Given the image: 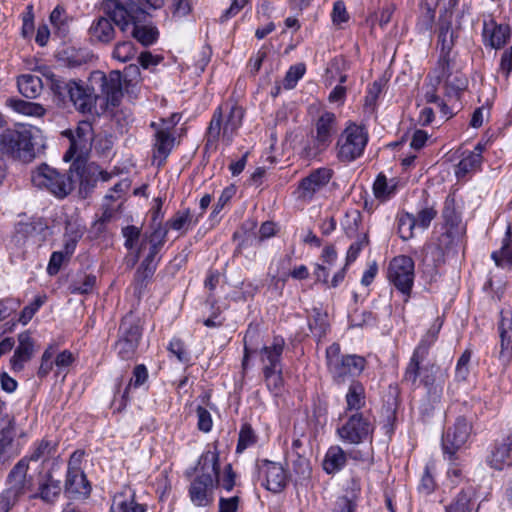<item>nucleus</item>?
Masks as SVG:
<instances>
[{
  "label": "nucleus",
  "mask_w": 512,
  "mask_h": 512,
  "mask_svg": "<svg viewBox=\"0 0 512 512\" xmlns=\"http://www.w3.org/2000/svg\"><path fill=\"white\" fill-rule=\"evenodd\" d=\"M55 450V445L52 444L51 441L47 439H42L38 443L35 444L34 449L29 455L22 457L21 459H26V464L29 466L31 461L37 462L43 458L50 456Z\"/></svg>",
  "instance_id": "obj_46"
},
{
  "label": "nucleus",
  "mask_w": 512,
  "mask_h": 512,
  "mask_svg": "<svg viewBox=\"0 0 512 512\" xmlns=\"http://www.w3.org/2000/svg\"><path fill=\"white\" fill-rule=\"evenodd\" d=\"M167 228L158 225L149 235L145 234L141 240L140 246L133 259V265L139 260V256L142 250L149 245L148 254L142 260L140 266L135 272V280L141 285L147 280L152 278L154 275L160 257L158 254L166 242Z\"/></svg>",
  "instance_id": "obj_5"
},
{
  "label": "nucleus",
  "mask_w": 512,
  "mask_h": 512,
  "mask_svg": "<svg viewBox=\"0 0 512 512\" xmlns=\"http://www.w3.org/2000/svg\"><path fill=\"white\" fill-rule=\"evenodd\" d=\"M54 355H55V348L51 345L49 346L41 357V364L37 372V376L39 378H45L53 369L55 366L54 364Z\"/></svg>",
  "instance_id": "obj_56"
},
{
  "label": "nucleus",
  "mask_w": 512,
  "mask_h": 512,
  "mask_svg": "<svg viewBox=\"0 0 512 512\" xmlns=\"http://www.w3.org/2000/svg\"><path fill=\"white\" fill-rule=\"evenodd\" d=\"M141 337L140 319L132 312L126 314L119 325L118 339L114 345L117 355L122 360H132L136 355Z\"/></svg>",
  "instance_id": "obj_10"
},
{
  "label": "nucleus",
  "mask_w": 512,
  "mask_h": 512,
  "mask_svg": "<svg viewBox=\"0 0 512 512\" xmlns=\"http://www.w3.org/2000/svg\"><path fill=\"white\" fill-rule=\"evenodd\" d=\"M256 467L261 486L273 493H279L286 487L288 475L280 463L265 459L258 461Z\"/></svg>",
  "instance_id": "obj_13"
},
{
  "label": "nucleus",
  "mask_w": 512,
  "mask_h": 512,
  "mask_svg": "<svg viewBox=\"0 0 512 512\" xmlns=\"http://www.w3.org/2000/svg\"><path fill=\"white\" fill-rule=\"evenodd\" d=\"M263 374L265 381L270 390L278 391L282 384V370H270L269 368H263Z\"/></svg>",
  "instance_id": "obj_63"
},
{
  "label": "nucleus",
  "mask_w": 512,
  "mask_h": 512,
  "mask_svg": "<svg viewBox=\"0 0 512 512\" xmlns=\"http://www.w3.org/2000/svg\"><path fill=\"white\" fill-rule=\"evenodd\" d=\"M70 170L60 172L47 164H41L31 174V181L35 187L45 189L58 199H64L74 189V180Z\"/></svg>",
  "instance_id": "obj_8"
},
{
  "label": "nucleus",
  "mask_w": 512,
  "mask_h": 512,
  "mask_svg": "<svg viewBox=\"0 0 512 512\" xmlns=\"http://www.w3.org/2000/svg\"><path fill=\"white\" fill-rule=\"evenodd\" d=\"M498 332L500 337L498 358L504 366H508L512 361V312L510 310H501Z\"/></svg>",
  "instance_id": "obj_18"
},
{
  "label": "nucleus",
  "mask_w": 512,
  "mask_h": 512,
  "mask_svg": "<svg viewBox=\"0 0 512 512\" xmlns=\"http://www.w3.org/2000/svg\"><path fill=\"white\" fill-rule=\"evenodd\" d=\"M17 86L24 97L33 99L40 95L43 83L41 78L36 75L24 74L18 77Z\"/></svg>",
  "instance_id": "obj_38"
},
{
  "label": "nucleus",
  "mask_w": 512,
  "mask_h": 512,
  "mask_svg": "<svg viewBox=\"0 0 512 512\" xmlns=\"http://www.w3.org/2000/svg\"><path fill=\"white\" fill-rule=\"evenodd\" d=\"M134 44L131 41L118 42L113 50L112 56L120 62H128L135 56Z\"/></svg>",
  "instance_id": "obj_52"
},
{
  "label": "nucleus",
  "mask_w": 512,
  "mask_h": 512,
  "mask_svg": "<svg viewBox=\"0 0 512 512\" xmlns=\"http://www.w3.org/2000/svg\"><path fill=\"white\" fill-rule=\"evenodd\" d=\"M215 481L209 475L197 476L190 485L189 495L192 503L204 507L212 502V491Z\"/></svg>",
  "instance_id": "obj_20"
},
{
  "label": "nucleus",
  "mask_w": 512,
  "mask_h": 512,
  "mask_svg": "<svg viewBox=\"0 0 512 512\" xmlns=\"http://www.w3.org/2000/svg\"><path fill=\"white\" fill-rule=\"evenodd\" d=\"M483 36L488 40L492 48H501L509 38V28L504 25H497L494 21L484 22Z\"/></svg>",
  "instance_id": "obj_32"
},
{
  "label": "nucleus",
  "mask_w": 512,
  "mask_h": 512,
  "mask_svg": "<svg viewBox=\"0 0 512 512\" xmlns=\"http://www.w3.org/2000/svg\"><path fill=\"white\" fill-rule=\"evenodd\" d=\"M92 134L93 128L88 121L79 122L74 132L66 131L65 135L70 138V147L63 156L64 161L69 162L86 153L91 145Z\"/></svg>",
  "instance_id": "obj_16"
},
{
  "label": "nucleus",
  "mask_w": 512,
  "mask_h": 512,
  "mask_svg": "<svg viewBox=\"0 0 512 512\" xmlns=\"http://www.w3.org/2000/svg\"><path fill=\"white\" fill-rule=\"evenodd\" d=\"M472 431V424L465 417H458L455 423L448 427L442 436V448L451 459L456 452L468 441Z\"/></svg>",
  "instance_id": "obj_14"
},
{
  "label": "nucleus",
  "mask_w": 512,
  "mask_h": 512,
  "mask_svg": "<svg viewBox=\"0 0 512 512\" xmlns=\"http://www.w3.org/2000/svg\"><path fill=\"white\" fill-rule=\"evenodd\" d=\"M442 326L443 319L437 317L427 332L422 336L405 369L403 381L416 385L421 372H435L438 370L434 364L426 362V360L429 349L438 339Z\"/></svg>",
  "instance_id": "obj_3"
},
{
  "label": "nucleus",
  "mask_w": 512,
  "mask_h": 512,
  "mask_svg": "<svg viewBox=\"0 0 512 512\" xmlns=\"http://www.w3.org/2000/svg\"><path fill=\"white\" fill-rule=\"evenodd\" d=\"M442 217L444 219L443 228L460 230L459 225L461 223V217L455 209V201L453 198H446Z\"/></svg>",
  "instance_id": "obj_44"
},
{
  "label": "nucleus",
  "mask_w": 512,
  "mask_h": 512,
  "mask_svg": "<svg viewBox=\"0 0 512 512\" xmlns=\"http://www.w3.org/2000/svg\"><path fill=\"white\" fill-rule=\"evenodd\" d=\"M22 18V29L21 35L23 38H28L34 31V12L33 5H28L25 11L21 15Z\"/></svg>",
  "instance_id": "obj_61"
},
{
  "label": "nucleus",
  "mask_w": 512,
  "mask_h": 512,
  "mask_svg": "<svg viewBox=\"0 0 512 512\" xmlns=\"http://www.w3.org/2000/svg\"><path fill=\"white\" fill-rule=\"evenodd\" d=\"M193 216L189 209H184L176 212L171 219L168 220L166 226L176 230L185 232L188 230L190 224L192 223Z\"/></svg>",
  "instance_id": "obj_48"
},
{
  "label": "nucleus",
  "mask_w": 512,
  "mask_h": 512,
  "mask_svg": "<svg viewBox=\"0 0 512 512\" xmlns=\"http://www.w3.org/2000/svg\"><path fill=\"white\" fill-rule=\"evenodd\" d=\"M41 73L59 102L66 103L69 100L82 113H91L95 107L96 95L93 92L95 85L100 88L107 104L113 107L118 106L123 97L120 71H111L108 75L102 71L92 72L90 76L92 89L84 87L81 81L66 79L48 67L41 68Z\"/></svg>",
  "instance_id": "obj_1"
},
{
  "label": "nucleus",
  "mask_w": 512,
  "mask_h": 512,
  "mask_svg": "<svg viewBox=\"0 0 512 512\" xmlns=\"http://www.w3.org/2000/svg\"><path fill=\"white\" fill-rule=\"evenodd\" d=\"M147 378H148V371H147V368L145 367V365H143V364L136 365L133 370V377L131 378L128 386L126 387V389L123 393V398L124 399L128 398V393H129V390L131 387H134V388L140 387L141 385H143L146 382Z\"/></svg>",
  "instance_id": "obj_55"
},
{
  "label": "nucleus",
  "mask_w": 512,
  "mask_h": 512,
  "mask_svg": "<svg viewBox=\"0 0 512 512\" xmlns=\"http://www.w3.org/2000/svg\"><path fill=\"white\" fill-rule=\"evenodd\" d=\"M326 364L333 380L342 384L348 376H359L365 369L366 360L355 354H341L340 345L333 343L326 349Z\"/></svg>",
  "instance_id": "obj_6"
},
{
  "label": "nucleus",
  "mask_w": 512,
  "mask_h": 512,
  "mask_svg": "<svg viewBox=\"0 0 512 512\" xmlns=\"http://www.w3.org/2000/svg\"><path fill=\"white\" fill-rule=\"evenodd\" d=\"M487 462L491 468L502 470L505 466L512 464V438L506 436L496 441Z\"/></svg>",
  "instance_id": "obj_22"
},
{
  "label": "nucleus",
  "mask_w": 512,
  "mask_h": 512,
  "mask_svg": "<svg viewBox=\"0 0 512 512\" xmlns=\"http://www.w3.org/2000/svg\"><path fill=\"white\" fill-rule=\"evenodd\" d=\"M168 351L182 363H187L190 361L189 352L187 351L184 342L180 338H173L170 341L168 345Z\"/></svg>",
  "instance_id": "obj_58"
},
{
  "label": "nucleus",
  "mask_w": 512,
  "mask_h": 512,
  "mask_svg": "<svg viewBox=\"0 0 512 512\" xmlns=\"http://www.w3.org/2000/svg\"><path fill=\"white\" fill-rule=\"evenodd\" d=\"M102 10L104 16L94 19L88 29L91 39L102 44H109L115 39L114 26L127 33L129 23L139 21L143 17L138 0H105L102 3Z\"/></svg>",
  "instance_id": "obj_2"
},
{
  "label": "nucleus",
  "mask_w": 512,
  "mask_h": 512,
  "mask_svg": "<svg viewBox=\"0 0 512 512\" xmlns=\"http://www.w3.org/2000/svg\"><path fill=\"white\" fill-rule=\"evenodd\" d=\"M471 506V495L461 490L452 502L445 507V512H470Z\"/></svg>",
  "instance_id": "obj_50"
},
{
  "label": "nucleus",
  "mask_w": 512,
  "mask_h": 512,
  "mask_svg": "<svg viewBox=\"0 0 512 512\" xmlns=\"http://www.w3.org/2000/svg\"><path fill=\"white\" fill-rule=\"evenodd\" d=\"M146 506L135 502V495L129 488H124L112 500L110 512H145Z\"/></svg>",
  "instance_id": "obj_30"
},
{
  "label": "nucleus",
  "mask_w": 512,
  "mask_h": 512,
  "mask_svg": "<svg viewBox=\"0 0 512 512\" xmlns=\"http://www.w3.org/2000/svg\"><path fill=\"white\" fill-rule=\"evenodd\" d=\"M10 106L16 112L27 116L42 117L46 113V109L41 104L21 99H11Z\"/></svg>",
  "instance_id": "obj_43"
},
{
  "label": "nucleus",
  "mask_w": 512,
  "mask_h": 512,
  "mask_svg": "<svg viewBox=\"0 0 512 512\" xmlns=\"http://www.w3.org/2000/svg\"><path fill=\"white\" fill-rule=\"evenodd\" d=\"M433 75H434L433 79H434L435 84H440L442 81H444L446 83V85H452L457 90H461L464 88L463 81L456 79L457 84H453L450 81L451 63H450L449 54H440L437 66L433 71Z\"/></svg>",
  "instance_id": "obj_35"
},
{
  "label": "nucleus",
  "mask_w": 512,
  "mask_h": 512,
  "mask_svg": "<svg viewBox=\"0 0 512 512\" xmlns=\"http://www.w3.org/2000/svg\"><path fill=\"white\" fill-rule=\"evenodd\" d=\"M61 491L60 480L55 479L51 473H47L39 480L37 492L30 498L41 499L47 504H53L59 498Z\"/></svg>",
  "instance_id": "obj_26"
},
{
  "label": "nucleus",
  "mask_w": 512,
  "mask_h": 512,
  "mask_svg": "<svg viewBox=\"0 0 512 512\" xmlns=\"http://www.w3.org/2000/svg\"><path fill=\"white\" fill-rule=\"evenodd\" d=\"M348 454L338 445L331 446L324 457L322 466L327 474H335L346 465Z\"/></svg>",
  "instance_id": "obj_31"
},
{
  "label": "nucleus",
  "mask_w": 512,
  "mask_h": 512,
  "mask_svg": "<svg viewBox=\"0 0 512 512\" xmlns=\"http://www.w3.org/2000/svg\"><path fill=\"white\" fill-rule=\"evenodd\" d=\"M29 466L26 464V459H20L8 473L6 478V489L2 492L6 498L14 502L26 493L31 487V479L27 477Z\"/></svg>",
  "instance_id": "obj_15"
},
{
  "label": "nucleus",
  "mask_w": 512,
  "mask_h": 512,
  "mask_svg": "<svg viewBox=\"0 0 512 512\" xmlns=\"http://www.w3.org/2000/svg\"><path fill=\"white\" fill-rule=\"evenodd\" d=\"M414 261L406 255L394 257L388 265L387 278L394 287L409 295L414 283Z\"/></svg>",
  "instance_id": "obj_12"
},
{
  "label": "nucleus",
  "mask_w": 512,
  "mask_h": 512,
  "mask_svg": "<svg viewBox=\"0 0 512 512\" xmlns=\"http://www.w3.org/2000/svg\"><path fill=\"white\" fill-rule=\"evenodd\" d=\"M421 383L427 388V396L433 404H439L442 398V386L435 384L434 372H421Z\"/></svg>",
  "instance_id": "obj_42"
},
{
  "label": "nucleus",
  "mask_w": 512,
  "mask_h": 512,
  "mask_svg": "<svg viewBox=\"0 0 512 512\" xmlns=\"http://www.w3.org/2000/svg\"><path fill=\"white\" fill-rule=\"evenodd\" d=\"M451 18V15L449 16ZM455 33L451 27L450 19H440L438 42L441 45V54H449L454 46Z\"/></svg>",
  "instance_id": "obj_41"
},
{
  "label": "nucleus",
  "mask_w": 512,
  "mask_h": 512,
  "mask_svg": "<svg viewBox=\"0 0 512 512\" xmlns=\"http://www.w3.org/2000/svg\"><path fill=\"white\" fill-rule=\"evenodd\" d=\"M368 132L362 125L354 122L348 123L339 135L335 152L337 159L342 163H350L360 158L368 143Z\"/></svg>",
  "instance_id": "obj_7"
},
{
  "label": "nucleus",
  "mask_w": 512,
  "mask_h": 512,
  "mask_svg": "<svg viewBox=\"0 0 512 512\" xmlns=\"http://www.w3.org/2000/svg\"><path fill=\"white\" fill-rule=\"evenodd\" d=\"M436 215L437 211L434 207H424L417 213V215H414L415 224L418 228L426 230Z\"/></svg>",
  "instance_id": "obj_59"
},
{
  "label": "nucleus",
  "mask_w": 512,
  "mask_h": 512,
  "mask_svg": "<svg viewBox=\"0 0 512 512\" xmlns=\"http://www.w3.org/2000/svg\"><path fill=\"white\" fill-rule=\"evenodd\" d=\"M304 73H305V65L304 64L300 63V64L291 66L289 68V70L287 71L284 81H283L284 88L285 89L294 88L296 86L297 82L299 81V79L302 78Z\"/></svg>",
  "instance_id": "obj_57"
},
{
  "label": "nucleus",
  "mask_w": 512,
  "mask_h": 512,
  "mask_svg": "<svg viewBox=\"0 0 512 512\" xmlns=\"http://www.w3.org/2000/svg\"><path fill=\"white\" fill-rule=\"evenodd\" d=\"M333 170L326 167L314 169L298 184V197L303 200H311L314 195L323 189L331 180Z\"/></svg>",
  "instance_id": "obj_17"
},
{
  "label": "nucleus",
  "mask_w": 512,
  "mask_h": 512,
  "mask_svg": "<svg viewBox=\"0 0 512 512\" xmlns=\"http://www.w3.org/2000/svg\"><path fill=\"white\" fill-rule=\"evenodd\" d=\"M482 159L479 153H468L457 165L456 175L461 177L467 173L478 169L481 165Z\"/></svg>",
  "instance_id": "obj_51"
},
{
  "label": "nucleus",
  "mask_w": 512,
  "mask_h": 512,
  "mask_svg": "<svg viewBox=\"0 0 512 512\" xmlns=\"http://www.w3.org/2000/svg\"><path fill=\"white\" fill-rule=\"evenodd\" d=\"M18 346L11 358V368L14 371H21L24 363L29 361L33 355L34 342L29 332H22L18 335Z\"/></svg>",
  "instance_id": "obj_28"
},
{
  "label": "nucleus",
  "mask_w": 512,
  "mask_h": 512,
  "mask_svg": "<svg viewBox=\"0 0 512 512\" xmlns=\"http://www.w3.org/2000/svg\"><path fill=\"white\" fill-rule=\"evenodd\" d=\"M356 506L357 503L355 496H341L337 498L333 512H355Z\"/></svg>",
  "instance_id": "obj_64"
},
{
  "label": "nucleus",
  "mask_w": 512,
  "mask_h": 512,
  "mask_svg": "<svg viewBox=\"0 0 512 512\" xmlns=\"http://www.w3.org/2000/svg\"><path fill=\"white\" fill-rule=\"evenodd\" d=\"M15 438V424L3 426L0 429V463L6 464L18 455L17 451H13V443Z\"/></svg>",
  "instance_id": "obj_33"
},
{
  "label": "nucleus",
  "mask_w": 512,
  "mask_h": 512,
  "mask_svg": "<svg viewBox=\"0 0 512 512\" xmlns=\"http://www.w3.org/2000/svg\"><path fill=\"white\" fill-rule=\"evenodd\" d=\"M316 148L319 151L325 150L332 142V137L337 130V118L332 112H324L316 122Z\"/></svg>",
  "instance_id": "obj_19"
},
{
  "label": "nucleus",
  "mask_w": 512,
  "mask_h": 512,
  "mask_svg": "<svg viewBox=\"0 0 512 512\" xmlns=\"http://www.w3.org/2000/svg\"><path fill=\"white\" fill-rule=\"evenodd\" d=\"M138 6L143 13V17L139 21L135 20L130 22L128 32H130L131 35L142 45L150 46L156 42L159 32L154 26L142 25V23L146 21L149 14L141 6L140 0H138Z\"/></svg>",
  "instance_id": "obj_23"
},
{
  "label": "nucleus",
  "mask_w": 512,
  "mask_h": 512,
  "mask_svg": "<svg viewBox=\"0 0 512 512\" xmlns=\"http://www.w3.org/2000/svg\"><path fill=\"white\" fill-rule=\"evenodd\" d=\"M96 276L93 274H84L79 279L73 280L69 286L72 294H88L92 292L96 284Z\"/></svg>",
  "instance_id": "obj_47"
},
{
  "label": "nucleus",
  "mask_w": 512,
  "mask_h": 512,
  "mask_svg": "<svg viewBox=\"0 0 512 512\" xmlns=\"http://www.w3.org/2000/svg\"><path fill=\"white\" fill-rule=\"evenodd\" d=\"M257 441V436L249 423H244L241 426L238 443L236 446V453H242L248 447L254 445Z\"/></svg>",
  "instance_id": "obj_49"
},
{
  "label": "nucleus",
  "mask_w": 512,
  "mask_h": 512,
  "mask_svg": "<svg viewBox=\"0 0 512 512\" xmlns=\"http://www.w3.org/2000/svg\"><path fill=\"white\" fill-rule=\"evenodd\" d=\"M399 181L396 178L387 179L380 173L373 184V192L377 199L386 201L394 196L398 190Z\"/></svg>",
  "instance_id": "obj_37"
},
{
  "label": "nucleus",
  "mask_w": 512,
  "mask_h": 512,
  "mask_svg": "<svg viewBox=\"0 0 512 512\" xmlns=\"http://www.w3.org/2000/svg\"><path fill=\"white\" fill-rule=\"evenodd\" d=\"M284 339L276 337L270 346L261 349V362L263 368L270 370H282L281 356L284 349Z\"/></svg>",
  "instance_id": "obj_29"
},
{
  "label": "nucleus",
  "mask_w": 512,
  "mask_h": 512,
  "mask_svg": "<svg viewBox=\"0 0 512 512\" xmlns=\"http://www.w3.org/2000/svg\"><path fill=\"white\" fill-rule=\"evenodd\" d=\"M75 171L79 177L82 188L91 189L95 186L102 174V169L95 163H85L82 156L78 155L70 167V172Z\"/></svg>",
  "instance_id": "obj_21"
},
{
  "label": "nucleus",
  "mask_w": 512,
  "mask_h": 512,
  "mask_svg": "<svg viewBox=\"0 0 512 512\" xmlns=\"http://www.w3.org/2000/svg\"><path fill=\"white\" fill-rule=\"evenodd\" d=\"M369 244V238L368 233L366 231H363L361 234L357 236V239L355 242H353L348 251H347V257H346V265L354 262L357 257L359 256L360 252L364 247H366Z\"/></svg>",
  "instance_id": "obj_54"
},
{
  "label": "nucleus",
  "mask_w": 512,
  "mask_h": 512,
  "mask_svg": "<svg viewBox=\"0 0 512 512\" xmlns=\"http://www.w3.org/2000/svg\"><path fill=\"white\" fill-rule=\"evenodd\" d=\"M308 326L313 336L320 341L329 331V322L327 313L318 308H313L312 314L308 320Z\"/></svg>",
  "instance_id": "obj_40"
},
{
  "label": "nucleus",
  "mask_w": 512,
  "mask_h": 512,
  "mask_svg": "<svg viewBox=\"0 0 512 512\" xmlns=\"http://www.w3.org/2000/svg\"><path fill=\"white\" fill-rule=\"evenodd\" d=\"M64 491L69 498H87L91 493V485L83 471H75L66 473Z\"/></svg>",
  "instance_id": "obj_24"
},
{
  "label": "nucleus",
  "mask_w": 512,
  "mask_h": 512,
  "mask_svg": "<svg viewBox=\"0 0 512 512\" xmlns=\"http://www.w3.org/2000/svg\"><path fill=\"white\" fill-rule=\"evenodd\" d=\"M337 435L347 444L358 445L372 438L374 424L366 412H353L341 419Z\"/></svg>",
  "instance_id": "obj_9"
},
{
  "label": "nucleus",
  "mask_w": 512,
  "mask_h": 512,
  "mask_svg": "<svg viewBox=\"0 0 512 512\" xmlns=\"http://www.w3.org/2000/svg\"><path fill=\"white\" fill-rule=\"evenodd\" d=\"M362 224V215L358 210L346 213L345 230L349 237H353L360 229Z\"/></svg>",
  "instance_id": "obj_60"
},
{
  "label": "nucleus",
  "mask_w": 512,
  "mask_h": 512,
  "mask_svg": "<svg viewBox=\"0 0 512 512\" xmlns=\"http://www.w3.org/2000/svg\"><path fill=\"white\" fill-rule=\"evenodd\" d=\"M51 24L61 33L67 32V21L65 10L61 6H56L50 14Z\"/></svg>",
  "instance_id": "obj_62"
},
{
  "label": "nucleus",
  "mask_w": 512,
  "mask_h": 512,
  "mask_svg": "<svg viewBox=\"0 0 512 512\" xmlns=\"http://www.w3.org/2000/svg\"><path fill=\"white\" fill-rule=\"evenodd\" d=\"M0 152L14 159L30 162L35 157L31 132L6 130L0 135Z\"/></svg>",
  "instance_id": "obj_11"
},
{
  "label": "nucleus",
  "mask_w": 512,
  "mask_h": 512,
  "mask_svg": "<svg viewBox=\"0 0 512 512\" xmlns=\"http://www.w3.org/2000/svg\"><path fill=\"white\" fill-rule=\"evenodd\" d=\"M398 234L400 238L407 241L414 236V229L417 227L414 221V215L404 212L398 215L397 218Z\"/></svg>",
  "instance_id": "obj_45"
},
{
  "label": "nucleus",
  "mask_w": 512,
  "mask_h": 512,
  "mask_svg": "<svg viewBox=\"0 0 512 512\" xmlns=\"http://www.w3.org/2000/svg\"><path fill=\"white\" fill-rule=\"evenodd\" d=\"M442 229L444 231L436 238L435 242L427 246L428 250H435L433 258L435 264L444 261L445 254L457 244L460 235V230L443 227Z\"/></svg>",
  "instance_id": "obj_25"
},
{
  "label": "nucleus",
  "mask_w": 512,
  "mask_h": 512,
  "mask_svg": "<svg viewBox=\"0 0 512 512\" xmlns=\"http://www.w3.org/2000/svg\"><path fill=\"white\" fill-rule=\"evenodd\" d=\"M346 412L354 411L361 412L360 410L365 406V388L359 381H352L348 387L345 396Z\"/></svg>",
  "instance_id": "obj_34"
},
{
  "label": "nucleus",
  "mask_w": 512,
  "mask_h": 512,
  "mask_svg": "<svg viewBox=\"0 0 512 512\" xmlns=\"http://www.w3.org/2000/svg\"><path fill=\"white\" fill-rule=\"evenodd\" d=\"M200 475H209L213 481L218 482L219 477V452L215 448L213 451L203 453L198 461Z\"/></svg>",
  "instance_id": "obj_39"
},
{
  "label": "nucleus",
  "mask_w": 512,
  "mask_h": 512,
  "mask_svg": "<svg viewBox=\"0 0 512 512\" xmlns=\"http://www.w3.org/2000/svg\"><path fill=\"white\" fill-rule=\"evenodd\" d=\"M83 232L79 229H71L66 228V232L64 234V240H63V252L66 254L69 258L74 253L78 241L82 238Z\"/></svg>",
  "instance_id": "obj_53"
},
{
  "label": "nucleus",
  "mask_w": 512,
  "mask_h": 512,
  "mask_svg": "<svg viewBox=\"0 0 512 512\" xmlns=\"http://www.w3.org/2000/svg\"><path fill=\"white\" fill-rule=\"evenodd\" d=\"M151 126L156 129L154 143V160H158V166H161L175 144V137L168 129L158 128L157 124L152 122Z\"/></svg>",
  "instance_id": "obj_27"
},
{
  "label": "nucleus",
  "mask_w": 512,
  "mask_h": 512,
  "mask_svg": "<svg viewBox=\"0 0 512 512\" xmlns=\"http://www.w3.org/2000/svg\"><path fill=\"white\" fill-rule=\"evenodd\" d=\"M243 117L244 110L237 104L220 106L210 121L207 142H216L221 137L226 145H230L242 125Z\"/></svg>",
  "instance_id": "obj_4"
},
{
  "label": "nucleus",
  "mask_w": 512,
  "mask_h": 512,
  "mask_svg": "<svg viewBox=\"0 0 512 512\" xmlns=\"http://www.w3.org/2000/svg\"><path fill=\"white\" fill-rule=\"evenodd\" d=\"M491 258L497 267L507 268L512 265V232L510 226L507 227L502 239L501 248L492 252Z\"/></svg>",
  "instance_id": "obj_36"
}]
</instances>
